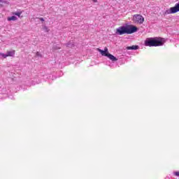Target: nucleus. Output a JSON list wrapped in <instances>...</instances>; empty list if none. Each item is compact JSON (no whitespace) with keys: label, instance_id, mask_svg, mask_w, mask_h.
Here are the masks:
<instances>
[{"label":"nucleus","instance_id":"f03ea898","mask_svg":"<svg viewBox=\"0 0 179 179\" xmlns=\"http://www.w3.org/2000/svg\"><path fill=\"white\" fill-rule=\"evenodd\" d=\"M165 41L163 38H148L145 41L146 47H160L164 44Z\"/></svg>","mask_w":179,"mask_h":179},{"label":"nucleus","instance_id":"0eeeda50","mask_svg":"<svg viewBox=\"0 0 179 179\" xmlns=\"http://www.w3.org/2000/svg\"><path fill=\"white\" fill-rule=\"evenodd\" d=\"M7 20H8V22H10V21H12V20H13V22H15V21L17 20V17L16 16H15V15H13V16H11V17H8L7 18Z\"/></svg>","mask_w":179,"mask_h":179},{"label":"nucleus","instance_id":"9b49d317","mask_svg":"<svg viewBox=\"0 0 179 179\" xmlns=\"http://www.w3.org/2000/svg\"><path fill=\"white\" fill-rule=\"evenodd\" d=\"M43 29H45V31H46L47 33H48V31H50V29H48V27H47V26H44Z\"/></svg>","mask_w":179,"mask_h":179},{"label":"nucleus","instance_id":"4468645a","mask_svg":"<svg viewBox=\"0 0 179 179\" xmlns=\"http://www.w3.org/2000/svg\"><path fill=\"white\" fill-rule=\"evenodd\" d=\"M93 2H97V0H92Z\"/></svg>","mask_w":179,"mask_h":179},{"label":"nucleus","instance_id":"9d476101","mask_svg":"<svg viewBox=\"0 0 179 179\" xmlns=\"http://www.w3.org/2000/svg\"><path fill=\"white\" fill-rule=\"evenodd\" d=\"M0 55H1V58H6L8 57L7 53L6 54H5V53H0Z\"/></svg>","mask_w":179,"mask_h":179},{"label":"nucleus","instance_id":"ddd939ff","mask_svg":"<svg viewBox=\"0 0 179 179\" xmlns=\"http://www.w3.org/2000/svg\"><path fill=\"white\" fill-rule=\"evenodd\" d=\"M38 19H39V20H41V22H44V18H43V17H39Z\"/></svg>","mask_w":179,"mask_h":179},{"label":"nucleus","instance_id":"f257e3e1","mask_svg":"<svg viewBox=\"0 0 179 179\" xmlns=\"http://www.w3.org/2000/svg\"><path fill=\"white\" fill-rule=\"evenodd\" d=\"M138 31V27L134 25L122 26L116 29V34L122 36V34H132Z\"/></svg>","mask_w":179,"mask_h":179},{"label":"nucleus","instance_id":"1a4fd4ad","mask_svg":"<svg viewBox=\"0 0 179 179\" xmlns=\"http://www.w3.org/2000/svg\"><path fill=\"white\" fill-rule=\"evenodd\" d=\"M13 15H14L15 16H18L19 17H20V15H22V12H14V13H13Z\"/></svg>","mask_w":179,"mask_h":179},{"label":"nucleus","instance_id":"6e6552de","mask_svg":"<svg viewBox=\"0 0 179 179\" xmlns=\"http://www.w3.org/2000/svg\"><path fill=\"white\" fill-rule=\"evenodd\" d=\"M6 54L8 57H15V50L7 51Z\"/></svg>","mask_w":179,"mask_h":179},{"label":"nucleus","instance_id":"7ed1b4c3","mask_svg":"<svg viewBox=\"0 0 179 179\" xmlns=\"http://www.w3.org/2000/svg\"><path fill=\"white\" fill-rule=\"evenodd\" d=\"M133 20L135 22V23H139L140 24H142V23L145 22V18H143V16L141 15H134L133 16Z\"/></svg>","mask_w":179,"mask_h":179},{"label":"nucleus","instance_id":"f8f14e48","mask_svg":"<svg viewBox=\"0 0 179 179\" xmlns=\"http://www.w3.org/2000/svg\"><path fill=\"white\" fill-rule=\"evenodd\" d=\"M174 176H176V177H179V171L174 172Z\"/></svg>","mask_w":179,"mask_h":179},{"label":"nucleus","instance_id":"dca6fc26","mask_svg":"<svg viewBox=\"0 0 179 179\" xmlns=\"http://www.w3.org/2000/svg\"><path fill=\"white\" fill-rule=\"evenodd\" d=\"M0 58H1V55H0Z\"/></svg>","mask_w":179,"mask_h":179},{"label":"nucleus","instance_id":"423d86ee","mask_svg":"<svg viewBox=\"0 0 179 179\" xmlns=\"http://www.w3.org/2000/svg\"><path fill=\"white\" fill-rule=\"evenodd\" d=\"M126 50H139V45L127 46Z\"/></svg>","mask_w":179,"mask_h":179},{"label":"nucleus","instance_id":"2eb2a0df","mask_svg":"<svg viewBox=\"0 0 179 179\" xmlns=\"http://www.w3.org/2000/svg\"><path fill=\"white\" fill-rule=\"evenodd\" d=\"M1 2H2V0H0V3H1Z\"/></svg>","mask_w":179,"mask_h":179},{"label":"nucleus","instance_id":"39448f33","mask_svg":"<svg viewBox=\"0 0 179 179\" xmlns=\"http://www.w3.org/2000/svg\"><path fill=\"white\" fill-rule=\"evenodd\" d=\"M107 57L109 58V59H110L112 62H115L116 61H118V59L117 57L110 53L108 55Z\"/></svg>","mask_w":179,"mask_h":179},{"label":"nucleus","instance_id":"20e7f679","mask_svg":"<svg viewBox=\"0 0 179 179\" xmlns=\"http://www.w3.org/2000/svg\"><path fill=\"white\" fill-rule=\"evenodd\" d=\"M97 50H98L99 52H100L101 54V55L103 57H108V54H109L108 53V48H105L104 50H103L100 48H98Z\"/></svg>","mask_w":179,"mask_h":179}]
</instances>
